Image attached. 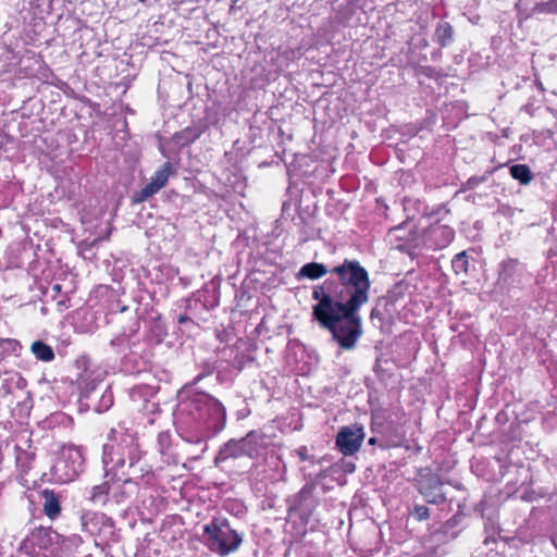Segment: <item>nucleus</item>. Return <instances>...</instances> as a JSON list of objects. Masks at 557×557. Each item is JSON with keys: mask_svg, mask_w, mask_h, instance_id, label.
Masks as SVG:
<instances>
[{"mask_svg": "<svg viewBox=\"0 0 557 557\" xmlns=\"http://www.w3.org/2000/svg\"><path fill=\"white\" fill-rule=\"evenodd\" d=\"M44 499V512L50 518L55 519L61 511L60 500L58 495L50 490H45L41 493Z\"/></svg>", "mask_w": 557, "mask_h": 557, "instance_id": "6e6552de", "label": "nucleus"}, {"mask_svg": "<svg viewBox=\"0 0 557 557\" xmlns=\"http://www.w3.org/2000/svg\"><path fill=\"white\" fill-rule=\"evenodd\" d=\"M203 530L206 544L221 556L236 550L242 543V536L226 522L212 521L206 524Z\"/></svg>", "mask_w": 557, "mask_h": 557, "instance_id": "f03ea898", "label": "nucleus"}, {"mask_svg": "<svg viewBox=\"0 0 557 557\" xmlns=\"http://www.w3.org/2000/svg\"><path fill=\"white\" fill-rule=\"evenodd\" d=\"M437 232H441L446 240L449 243L453 240L454 238V231L451 228H449L448 226H440L436 228Z\"/></svg>", "mask_w": 557, "mask_h": 557, "instance_id": "dca6fc26", "label": "nucleus"}, {"mask_svg": "<svg viewBox=\"0 0 557 557\" xmlns=\"http://www.w3.org/2000/svg\"><path fill=\"white\" fill-rule=\"evenodd\" d=\"M453 34V27L447 22H442L437 25L434 36L440 46L445 47L451 41Z\"/></svg>", "mask_w": 557, "mask_h": 557, "instance_id": "9b49d317", "label": "nucleus"}, {"mask_svg": "<svg viewBox=\"0 0 557 557\" xmlns=\"http://www.w3.org/2000/svg\"><path fill=\"white\" fill-rule=\"evenodd\" d=\"M429 508L425 506H416L413 510V516L418 520H424L429 518Z\"/></svg>", "mask_w": 557, "mask_h": 557, "instance_id": "2eb2a0df", "label": "nucleus"}, {"mask_svg": "<svg viewBox=\"0 0 557 557\" xmlns=\"http://www.w3.org/2000/svg\"><path fill=\"white\" fill-rule=\"evenodd\" d=\"M121 442L115 446L107 443L103 446V461L112 462L122 468L126 465L133 467L136 462V448L134 447V438L128 434H120Z\"/></svg>", "mask_w": 557, "mask_h": 557, "instance_id": "7ed1b4c3", "label": "nucleus"}, {"mask_svg": "<svg viewBox=\"0 0 557 557\" xmlns=\"http://www.w3.org/2000/svg\"><path fill=\"white\" fill-rule=\"evenodd\" d=\"M186 320H187V318H186V317L181 315V317L178 318V323H184Z\"/></svg>", "mask_w": 557, "mask_h": 557, "instance_id": "a211bd4d", "label": "nucleus"}, {"mask_svg": "<svg viewBox=\"0 0 557 557\" xmlns=\"http://www.w3.org/2000/svg\"><path fill=\"white\" fill-rule=\"evenodd\" d=\"M511 176L522 184H528L532 180L531 171L525 164H516L510 168Z\"/></svg>", "mask_w": 557, "mask_h": 557, "instance_id": "ddd939ff", "label": "nucleus"}, {"mask_svg": "<svg viewBox=\"0 0 557 557\" xmlns=\"http://www.w3.org/2000/svg\"><path fill=\"white\" fill-rule=\"evenodd\" d=\"M53 289H54L55 292H60V290H61V286H60L59 284H55V285L53 286Z\"/></svg>", "mask_w": 557, "mask_h": 557, "instance_id": "aec40b11", "label": "nucleus"}, {"mask_svg": "<svg viewBox=\"0 0 557 557\" xmlns=\"http://www.w3.org/2000/svg\"><path fill=\"white\" fill-rule=\"evenodd\" d=\"M32 352L41 361H52L54 359L53 349L44 342L37 341L32 344Z\"/></svg>", "mask_w": 557, "mask_h": 557, "instance_id": "9d476101", "label": "nucleus"}, {"mask_svg": "<svg viewBox=\"0 0 557 557\" xmlns=\"http://www.w3.org/2000/svg\"><path fill=\"white\" fill-rule=\"evenodd\" d=\"M330 272L336 274L337 280H327L314 287L312 298L318 304L312 307V315L330 331L341 348L350 350L362 335L357 312L369 301V274L359 261L348 259Z\"/></svg>", "mask_w": 557, "mask_h": 557, "instance_id": "f257e3e1", "label": "nucleus"}, {"mask_svg": "<svg viewBox=\"0 0 557 557\" xmlns=\"http://www.w3.org/2000/svg\"><path fill=\"white\" fill-rule=\"evenodd\" d=\"M212 403H213V405H214L215 407H218V408H220V409H223V408H222V406H221V404H219L216 400H213Z\"/></svg>", "mask_w": 557, "mask_h": 557, "instance_id": "412c9836", "label": "nucleus"}, {"mask_svg": "<svg viewBox=\"0 0 557 557\" xmlns=\"http://www.w3.org/2000/svg\"><path fill=\"white\" fill-rule=\"evenodd\" d=\"M364 435V430L361 425L351 424L343 426L336 435V447L343 455L352 456L360 449Z\"/></svg>", "mask_w": 557, "mask_h": 557, "instance_id": "20e7f679", "label": "nucleus"}, {"mask_svg": "<svg viewBox=\"0 0 557 557\" xmlns=\"http://www.w3.org/2000/svg\"><path fill=\"white\" fill-rule=\"evenodd\" d=\"M327 273V269L322 263L311 262L307 263L299 270L300 276H306L311 280L319 278Z\"/></svg>", "mask_w": 557, "mask_h": 557, "instance_id": "1a4fd4ad", "label": "nucleus"}, {"mask_svg": "<svg viewBox=\"0 0 557 557\" xmlns=\"http://www.w3.org/2000/svg\"><path fill=\"white\" fill-rule=\"evenodd\" d=\"M174 173L170 162L164 163L151 177V181L134 196V202H143L163 188L171 174Z\"/></svg>", "mask_w": 557, "mask_h": 557, "instance_id": "423d86ee", "label": "nucleus"}, {"mask_svg": "<svg viewBox=\"0 0 557 557\" xmlns=\"http://www.w3.org/2000/svg\"><path fill=\"white\" fill-rule=\"evenodd\" d=\"M299 455H300L301 459H306V455L304 453H300Z\"/></svg>", "mask_w": 557, "mask_h": 557, "instance_id": "5701e85b", "label": "nucleus"}, {"mask_svg": "<svg viewBox=\"0 0 557 557\" xmlns=\"http://www.w3.org/2000/svg\"><path fill=\"white\" fill-rule=\"evenodd\" d=\"M255 432H249L240 440H231L221 449L219 457L222 459L236 458L240 456H253L257 453Z\"/></svg>", "mask_w": 557, "mask_h": 557, "instance_id": "39448f33", "label": "nucleus"}, {"mask_svg": "<svg viewBox=\"0 0 557 557\" xmlns=\"http://www.w3.org/2000/svg\"><path fill=\"white\" fill-rule=\"evenodd\" d=\"M369 444H370V445H375V444H376V438H375V437H371V438L369 440Z\"/></svg>", "mask_w": 557, "mask_h": 557, "instance_id": "6ab92c4d", "label": "nucleus"}, {"mask_svg": "<svg viewBox=\"0 0 557 557\" xmlns=\"http://www.w3.org/2000/svg\"><path fill=\"white\" fill-rule=\"evenodd\" d=\"M420 493L430 504H441L445 500L442 492V482L438 476H431L420 482Z\"/></svg>", "mask_w": 557, "mask_h": 557, "instance_id": "0eeeda50", "label": "nucleus"}, {"mask_svg": "<svg viewBox=\"0 0 557 557\" xmlns=\"http://www.w3.org/2000/svg\"><path fill=\"white\" fill-rule=\"evenodd\" d=\"M309 495H310V492H309V491H307V490H305V488H302V490H301V492L299 493V497H300L301 499H305V498H306V497H308Z\"/></svg>", "mask_w": 557, "mask_h": 557, "instance_id": "f3484780", "label": "nucleus"}, {"mask_svg": "<svg viewBox=\"0 0 557 557\" xmlns=\"http://www.w3.org/2000/svg\"><path fill=\"white\" fill-rule=\"evenodd\" d=\"M451 267L456 274L468 272L469 260L466 251L459 252L454 257L451 261Z\"/></svg>", "mask_w": 557, "mask_h": 557, "instance_id": "4468645a", "label": "nucleus"}, {"mask_svg": "<svg viewBox=\"0 0 557 557\" xmlns=\"http://www.w3.org/2000/svg\"><path fill=\"white\" fill-rule=\"evenodd\" d=\"M541 14H557V0L536 3L530 11L529 16H537Z\"/></svg>", "mask_w": 557, "mask_h": 557, "instance_id": "f8f14e48", "label": "nucleus"}, {"mask_svg": "<svg viewBox=\"0 0 557 557\" xmlns=\"http://www.w3.org/2000/svg\"><path fill=\"white\" fill-rule=\"evenodd\" d=\"M112 436H115V431H112V432H111V436H110V438H109V441H110V442L112 441Z\"/></svg>", "mask_w": 557, "mask_h": 557, "instance_id": "4be33fe9", "label": "nucleus"}]
</instances>
